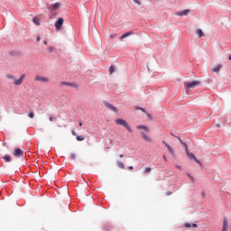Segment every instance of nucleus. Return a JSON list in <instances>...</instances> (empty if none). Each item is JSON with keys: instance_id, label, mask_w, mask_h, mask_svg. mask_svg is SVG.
I'll use <instances>...</instances> for the list:
<instances>
[{"instance_id": "1", "label": "nucleus", "mask_w": 231, "mask_h": 231, "mask_svg": "<svg viewBox=\"0 0 231 231\" xmlns=\"http://www.w3.org/2000/svg\"><path fill=\"white\" fill-rule=\"evenodd\" d=\"M5 77L8 80H14V86H21L24 82V79H26L25 74H22L18 79H15V76L12 74H7Z\"/></svg>"}, {"instance_id": "2", "label": "nucleus", "mask_w": 231, "mask_h": 231, "mask_svg": "<svg viewBox=\"0 0 231 231\" xmlns=\"http://www.w3.org/2000/svg\"><path fill=\"white\" fill-rule=\"evenodd\" d=\"M183 144L186 149V154H187L188 158H189L190 160H194V162H196V163H198L201 167L203 165L201 163V162H199V160H198V158H196L194 153H190V152H189V146H187V143H183Z\"/></svg>"}, {"instance_id": "3", "label": "nucleus", "mask_w": 231, "mask_h": 231, "mask_svg": "<svg viewBox=\"0 0 231 231\" xmlns=\"http://www.w3.org/2000/svg\"><path fill=\"white\" fill-rule=\"evenodd\" d=\"M116 124H117V125H123V127H125L129 133H133V129L125 120L118 118L116 120Z\"/></svg>"}, {"instance_id": "4", "label": "nucleus", "mask_w": 231, "mask_h": 231, "mask_svg": "<svg viewBox=\"0 0 231 231\" xmlns=\"http://www.w3.org/2000/svg\"><path fill=\"white\" fill-rule=\"evenodd\" d=\"M198 86H199V81H191L185 84V88L188 91H190V89H194V88Z\"/></svg>"}, {"instance_id": "5", "label": "nucleus", "mask_w": 231, "mask_h": 231, "mask_svg": "<svg viewBox=\"0 0 231 231\" xmlns=\"http://www.w3.org/2000/svg\"><path fill=\"white\" fill-rule=\"evenodd\" d=\"M62 24H64V19L63 18H59L58 21L55 23V28L59 32L62 30Z\"/></svg>"}, {"instance_id": "6", "label": "nucleus", "mask_w": 231, "mask_h": 231, "mask_svg": "<svg viewBox=\"0 0 231 231\" xmlns=\"http://www.w3.org/2000/svg\"><path fill=\"white\" fill-rule=\"evenodd\" d=\"M14 156H15V158H23L24 156V152L21 150V148H16L14 149Z\"/></svg>"}, {"instance_id": "7", "label": "nucleus", "mask_w": 231, "mask_h": 231, "mask_svg": "<svg viewBox=\"0 0 231 231\" xmlns=\"http://www.w3.org/2000/svg\"><path fill=\"white\" fill-rule=\"evenodd\" d=\"M34 80H36L37 82H42L43 84L50 82V79L48 78L42 76H36L34 78Z\"/></svg>"}, {"instance_id": "8", "label": "nucleus", "mask_w": 231, "mask_h": 231, "mask_svg": "<svg viewBox=\"0 0 231 231\" xmlns=\"http://www.w3.org/2000/svg\"><path fill=\"white\" fill-rule=\"evenodd\" d=\"M106 107H107V109H110V111H114V113H118V108H116V106L111 105V103L105 101L104 102Z\"/></svg>"}, {"instance_id": "9", "label": "nucleus", "mask_w": 231, "mask_h": 231, "mask_svg": "<svg viewBox=\"0 0 231 231\" xmlns=\"http://www.w3.org/2000/svg\"><path fill=\"white\" fill-rule=\"evenodd\" d=\"M162 143H163V145H165V147H167V149H168L170 154H171V156H174V154H175L174 149H172V148L171 147V145H169V143H167V142L162 141Z\"/></svg>"}, {"instance_id": "10", "label": "nucleus", "mask_w": 231, "mask_h": 231, "mask_svg": "<svg viewBox=\"0 0 231 231\" xmlns=\"http://www.w3.org/2000/svg\"><path fill=\"white\" fill-rule=\"evenodd\" d=\"M189 14H190V10L186 9L184 11H180L176 13V15H178L179 17H181L183 15H189Z\"/></svg>"}, {"instance_id": "11", "label": "nucleus", "mask_w": 231, "mask_h": 231, "mask_svg": "<svg viewBox=\"0 0 231 231\" xmlns=\"http://www.w3.org/2000/svg\"><path fill=\"white\" fill-rule=\"evenodd\" d=\"M60 8V3H55L49 6L50 10H59Z\"/></svg>"}, {"instance_id": "12", "label": "nucleus", "mask_w": 231, "mask_h": 231, "mask_svg": "<svg viewBox=\"0 0 231 231\" xmlns=\"http://www.w3.org/2000/svg\"><path fill=\"white\" fill-rule=\"evenodd\" d=\"M141 135L143 138V140H145V142H152V138H151L149 135L145 134V133L141 132Z\"/></svg>"}, {"instance_id": "13", "label": "nucleus", "mask_w": 231, "mask_h": 231, "mask_svg": "<svg viewBox=\"0 0 231 231\" xmlns=\"http://www.w3.org/2000/svg\"><path fill=\"white\" fill-rule=\"evenodd\" d=\"M222 231H228V220L226 217L224 218Z\"/></svg>"}, {"instance_id": "14", "label": "nucleus", "mask_w": 231, "mask_h": 231, "mask_svg": "<svg viewBox=\"0 0 231 231\" xmlns=\"http://www.w3.org/2000/svg\"><path fill=\"white\" fill-rule=\"evenodd\" d=\"M221 68H223V65L218 64L217 67H215L214 69H212V71L214 73H219V71H221Z\"/></svg>"}, {"instance_id": "15", "label": "nucleus", "mask_w": 231, "mask_h": 231, "mask_svg": "<svg viewBox=\"0 0 231 231\" xmlns=\"http://www.w3.org/2000/svg\"><path fill=\"white\" fill-rule=\"evenodd\" d=\"M134 32H133V31H130V32H125V33H124L121 37H120V39L122 40V39H125V38H127V37H129L130 35H133Z\"/></svg>"}, {"instance_id": "16", "label": "nucleus", "mask_w": 231, "mask_h": 231, "mask_svg": "<svg viewBox=\"0 0 231 231\" xmlns=\"http://www.w3.org/2000/svg\"><path fill=\"white\" fill-rule=\"evenodd\" d=\"M196 34L199 35V38L205 36V33L203 32V30H201V29L196 30Z\"/></svg>"}, {"instance_id": "17", "label": "nucleus", "mask_w": 231, "mask_h": 231, "mask_svg": "<svg viewBox=\"0 0 231 231\" xmlns=\"http://www.w3.org/2000/svg\"><path fill=\"white\" fill-rule=\"evenodd\" d=\"M2 160H5L7 163H10V162H12V157L10 155H5L2 157Z\"/></svg>"}, {"instance_id": "18", "label": "nucleus", "mask_w": 231, "mask_h": 231, "mask_svg": "<svg viewBox=\"0 0 231 231\" xmlns=\"http://www.w3.org/2000/svg\"><path fill=\"white\" fill-rule=\"evenodd\" d=\"M32 23H33L34 24H37V26H40V25H41V20L39 19V17H34V18L32 19Z\"/></svg>"}, {"instance_id": "19", "label": "nucleus", "mask_w": 231, "mask_h": 231, "mask_svg": "<svg viewBox=\"0 0 231 231\" xmlns=\"http://www.w3.org/2000/svg\"><path fill=\"white\" fill-rule=\"evenodd\" d=\"M136 129H143V131H146V133H149V127L145 125H137Z\"/></svg>"}, {"instance_id": "20", "label": "nucleus", "mask_w": 231, "mask_h": 231, "mask_svg": "<svg viewBox=\"0 0 231 231\" xmlns=\"http://www.w3.org/2000/svg\"><path fill=\"white\" fill-rule=\"evenodd\" d=\"M192 226H193V228H198L197 224H189V223L185 224L186 228H192Z\"/></svg>"}, {"instance_id": "21", "label": "nucleus", "mask_w": 231, "mask_h": 231, "mask_svg": "<svg viewBox=\"0 0 231 231\" xmlns=\"http://www.w3.org/2000/svg\"><path fill=\"white\" fill-rule=\"evenodd\" d=\"M151 171H152V169H151V167H146L143 172V174H149V172H151Z\"/></svg>"}, {"instance_id": "22", "label": "nucleus", "mask_w": 231, "mask_h": 231, "mask_svg": "<svg viewBox=\"0 0 231 231\" xmlns=\"http://www.w3.org/2000/svg\"><path fill=\"white\" fill-rule=\"evenodd\" d=\"M117 167H119V169H125V165H124L122 162H117Z\"/></svg>"}, {"instance_id": "23", "label": "nucleus", "mask_w": 231, "mask_h": 231, "mask_svg": "<svg viewBox=\"0 0 231 231\" xmlns=\"http://www.w3.org/2000/svg\"><path fill=\"white\" fill-rule=\"evenodd\" d=\"M77 140L78 142H83V140H86V137H84L83 135H78Z\"/></svg>"}, {"instance_id": "24", "label": "nucleus", "mask_w": 231, "mask_h": 231, "mask_svg": "<svg viewBox=\"0 0 231 231\" xmlns=\"http://www.w3.org/2000/svg\"><path fill=\"white\" fill-rule=\"evenodd\" d=\"M109 73L110 74L115 73V66L111 65V67L109 68Z\"/></svg>"}, {"instance_id": "25", "label": "nucleus", "mask_w": 231, "mask_h": 231, "mask_svg": "<svg viewBox=\"0 0 231 231\" xmlns=\"http://www.w3.org/2000/svg\"><path fill=\"white\" fill-rule=\"evenodd\" d=\"M70 88H79V85H77L76 83H69Z\"/></svg>"}, {"instance_id": "26", "label": "nucleus", "mask_w": 231, "mask_h": 231, "mask_svg": "<svg viewBox=\"0 0 231 231\" xmlns=\"http://www.w3.org/2000/svg\"><path fill=\"white\" fill-rule=\"evenodd\" d=\"M71 160H77V155L75 153L70 154Z\"/></svg>"}, {"instance_id": "27", "label": "nucleus", "mask_w": 231, "mask_h": 231, "mask_svg": "<svg viewBox=\"0 0 231 231\" xmlns=\"http://www.w3.org/2000/svg\"><path fill=\"white\" fill-rule=\"evenodd\" d=\"M53 47H49L48 49H47V51L49 52V53H52V51H53Z\"/></svg>"}, {"instance_id": "28", "label": "nucleus", "mask_w": 231, "mask_h": 231, "mask_svg": "<svg viewBox=\"0 0 231 231\" xmlns=\"http://www.w3.org/2000/svg\"><path fill=\"white\" fill-rule=\"evenodd\" d=\"M34 116H35V114H33V112H31L29 114V118H34Z\"/></svg>"}, {"instance_id": "29", "label": "nucleus", "mask_w": 231, "mask_h": 231, "mask_svg": "<svg viewBox=\"0 0 231 231\" xmlns=\"http://www.w3.org/2000/svg\"><path fill=\"white\" fill-rule=\"evenodd\" d=\"M134 2L135 3V5H138L140 6V5H142V2H140V0H134Z\"/></svg>"}, {"instance_id": "30", "label": "nucleus", "mask_w": 231, "mask_h": 231, "mask_svg": "<svg viewBox=\"0 0 231 231\" xmlns=\"http://www.w3.org/2000/svg\"><path fill=\"white\" fill-rule=\"evenodd\" d=\"M61 85L62 86H69V82L62 81Z\"/></svg>"}, {"instance_id": "31", "label": "nucleus", "mask_w": 231, "mask_h": 231, "mask_svg": "<svg viewBox=\"0 0 231 231\" xmlns=\"http://www.w3.org/2000/svg\"><path fill=\"white\" fill-rule=\"evenodd\" d=\"M187 176L191 180V181H194V177H192L190 173H188Z\"/></svg>"}, {"instance_id": "32", "label": "nucleus", "mask_w": 231, "mask_h": 231, "mask_svg": "<svg viewBox=\"0 0 231 231\" xmlns=\"http://www.w3.org/2000/svg\"><path fill=\"white\" fill-rule=\"evenodd\" d=\"M110 37L111 39H115V37H116V34H111Z\"/></svg>"}, {"instance_id": "33", "label": "nucleus", "mask_w": 231, "mask_h": 231, "mask_svg": "<svg viewBox=\"0 0 231 231\" xmlns=\"http://www.w3.org/2000/svg\"><path fill=\"white\" fill-rule=\"evenodd\" d=\"M137 109H140L141 111H143V113H145V109L142 108V107H137Z\"/></svg>"}, {"instance_id": "34", "label": "nucleus", "mask_w": 231, "mask_h": 231, "mask_svg": "<svg viewBox=\"0 0 231 231\" xmlns=\"http://www.w3.org/2000/svg\"><path fill=\"white\" fill-rule=\"evenodd\" d=\"M171 194H172V192H171V191L166 192V196H171Z\"/></svg>"}, {"instance_id": "35", "label": "nucleus", "mask_w": 231, "mask_h": 231, "mask_svg": "<svg viewBox=\"0 0 231 231\" xmlns=\"http://www.w3.org/2000/svg\"><path fill=\"white\" fill-rule=\"evenodd\" d=\"M72 134H73V136H77V132L72 131Z\"/></svg>"}, {"instance_id": "36", "label": "nucleus", "mask_w": 231, "mask_h": 231, "mask_svg": "<svg viewBox=\"0 0 231 231\" xmlns=\"http://www.w3.org/2000/svg\"><path fill=\"white\" fill-rule=\"evenodd\" d=\"M49 120H50V122H53V116H51V117L49 118Z\"/></svg>"}, {"instance_id": "37", "label": "nucleus", "mask_w": 231, "mask_h": 231, "mask_svg": "<svg viewBox=\"0 0 231 231\" xmlns=\"http://www.w3.org/2000/svg\"><path fill=\"white\" fill-rule=\"evenodd\" d=\"M164 162H167V156L163 155Z\"/></svg>"}, {"instance_id": "38", "label": "nucleus", "mask_w": 231, "mask_h": 231, "mask_svg": "<svg viewBox=\"0 0 231 231\" xmlns=\"http://www.w3.org/2000/svg\"><path fill=\"white\" fill-rule=\"evenodd\" d=\"M176 168H177V169H180V171H181V166L177 165Z\"/></svg>"}, {"instance_id": "39", "label": "nucleus", "mask_w": 231, "mask_h": 231, "mask_svg": "<svg viewBox=\"0 0 231 231\" xmlns=\"http://www.w3.org/2000/svg\"><path fill=\"white\" fill-rule=\"evenodd\" d=\"M178 139H179V141L180 142V143H181L182 145H185V144H184L185 143H182V142H181V139H180V138H178Z\"/></svg>"}, {"instance_id": "40", "label": "nucleus", "mask_w": 231, "mask_h": 231, "mask_svg": "<svg viewBox=\"0 0 231 231\" xmlns=\"http://www.w3.org/2000/svg\"><path fill=\"white\" fill-rule=\"evenodd\" d=\"M133 169H134L133 166H129L130 171H133Z\"/></svg>"}, {"instance_id": "41", "label": "nucleus", "mask_w": 231, "mask_h": 231, "mask_svg": "<svg viewBox=\"0 0 231 231\" xmlns=\"http://www.w3.org/2000/svg\"><path fill=\"white\" fill-rule=\"evenodd\" d=\"M83 124L82 122H79V127H82Z\"/></svg>"}, {"instance_id": "42", "label": "nucleus", "mask_w": 231, "mask_h": 231, "mask_svg": "<svg viewBox=\"0 0 231 231\" xmlns=\"http://www.w3.org/2000/svg\"><path fill=\"white\" fill-rule=\"evenodd\" d=\"M43 44H45V45L48 44V42H47V41H44V42H43Z\"/></svg>"}, {"instance_id": "43", "label": "nucleus", "mask_w": 231, "mask_h": 231, "mask_svg": "<svg viewBox=\"0 0 231 231\" xmlns=\"http://www.w3.org/2000/svg\"><path fill=\"white\" fill-rule=\"evenodd\" d=\"M119 157H120V158H124V154H120Z\"/></svg>"}, {"instance_id": "44", "label": "nucleus", "mask_w": 231, "mask_h": 231, "mask_svg": "<svg viewBox=\"0 0 231 231\" xmlns=\"http://www.w3.org/2000/svg\"><path fill=\"white\" fill-rule=\"evenodd\" d=\"M37 41H38V42L41 41V37H38V38H37Z\"/></svg>"}, {"instance_id": "45", "label": "nucleus", "mask_w": 231, "mask_h": 231, "mask_svg": "<svg viewBox=\"0 0 231 231\" xmlns=\"http://www.w3.org/2000/svg\"><path fill=\"white\" fill-rule=\"evenodd\" d=\"M228 60H231V55H229Z\"/></svg>"}, {"instance_id": "46", "label": "nucleus", "mask_w": 231, "mask_h": 231, "mask_svg": "<svg viewBox=\"0 0 231 231\" xmlns=\"http://www.w3.org/2000/svg\"><path fill=\"white\" fill-rule=\"evenodd\" d=\"M217 127H221V125H217Z\"/></svg>"}]
</instances>
